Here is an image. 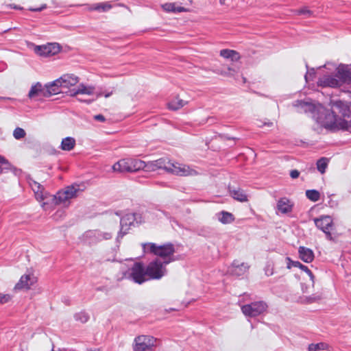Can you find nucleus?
Instances as JSON below:
<instances>
[{"label":"nucleus","mask_w":351,"mask_h":351,"mask_svg":"<svg viewBox=\"0 0 351 351\" xmlns=\"http://www.w3.org/2000/svg\"><path fill=\"white\" fill-rule=\"evenodd\" d=\"M145 253L152 254L162 259L165 265H168L174 261L173 258L175 253V247L171 243L163 245H157L154 243H147L142 245Z\"/></svg>","instance_id":"f257e3e1"},{"label":"nucleus","mask_w":351,"mask_h":351,"mask_svg":"<svg viewBox=\"0 0 351 351\" xmlns=\"http://www.w3.org/2000/svg\"><path fill=\"white\" fill-rule=\"evenodd\" d=\"M344 121V118L339 117L329 110H324L317 119L322 127L330 131L343 130Z\"/></svg>","instance_id":"f03ea898"},{"label":"nucleus","mask_w":351,"mask_h":351,"mask_svg":"<svg viewBox=\"0 0 351 351\" xmlns=\"http://www.w3.org/2000/svg\"><path fill=\"white\" fill-rule=\"evenodd\" d=\"M146 164L143 160L135 158H124L119 160L113 165L112 169L114 171L133 172L144 169Z\"/></svg>","instance_id":"7ed1b4c3"},{"label":"nucleus","mask_w":351,"mask_h":351,"mask_svg":"<svg viewBox=\"0 0 351 351\" xmlns=\"http://www.w3.org/2000/svg\"><path fill=\"white\" fill-rule=\"evenodd\" d=\"M143 221L142 215L140 213H128L120 219V230L118 232L117 240L119 241L126 234L131 226L138 225Z\"/></svg>","instance_id":"20e7f679"},{"label":"nucleus","mask_w":351,"mask_h":351,"mask_svg":"<svg viewBox=\"0 0 351 351\" xmlns=\"http://www.w3.org/2000/svg\"><path fill=\"white\" fill-rule=\"evenodd\" d=\"M82 191L78 184H72L64 188L63 190L59 191L53 197V199L56 204H63L68 206L69 199L76 197Z\"/></svg>","instance_id":"39448f33"},{"label":"nucleus","mask_w":351,"mask_h":351,"mask_svg":"<svg viewBox=\"0 0 351 351\" xmlns=\"http://www.w3.org/2000/svg\"><path fill=\"white\" fill-rule=\"evenodd\" d=\"M166 265L158 258L150 262L146 267L148 278L159 280L162 278L167 274Z\"/></svg>","instance_id":"423d86ee"},{"label":"nucleus","mask_w":351,"mask_h":351,"mask_svg":"<svg viewBox=\"0 0 351 351\" xmlns=\"http://www.w3.org/2000/svg\"><path fill=\"white\" fill-rule=\"evenodd\" d=\"M156 346V339L152 336L141 335L134 339V351H152Z\"/></svg>","instance_id":"0eeeda50"},{"label":"nucleus","mask_w":351,"mask_h":351,"mask_svg":"<svg viewBox=\"0 0 351 351\" xmlns=\"http://www.w3.org/2000/svg\"><path fill=\"white\" fill-rule=\"evenodd\" d=\"M267 308V305L263 301L252 302L241 306L242 313L248 317H254L263 313Z\"/></svg>","instance_id":"6e6552de"},{"label":"nucleus","mask_w":351,"mask_h":351,"mask_svg":"<svg viewBox=\"0 0 351 351\" xmlns=\"http://www.w3.org/2000/svg\"><path fill=\"white\" fill-rule=\"evenodd\" d=\"M317 86L322 88H340V80H338L337 73L335 74L326 72L323 73L317 82Z\"/></svg>","instance_id":"1a4fd4ad"},{"label":"nucleus","mask_w":351,"mask_h":351,"mask_svg":"<svg viewBox=\"0 0 351 351\" xmlns=\"http://www.w3.org/2000/svg\"><path fill=\"white\" fill-rule=\"evenodd\" d=\"M314 221L316 227L325 233L327 239L330 241L332 240V237L330 233V230L333 226L332 217L328 215H323L319 218L315 219Z\"/></svg>","instance_id":"9d476101"},{"label":"nucleus","mask_w":351,"mask_h":351,"mask_svg":"<svg viewBox=\"0 0 351 351\" xmlns=\"http://www.w3.org/2000/svg\"><path fill=\"white\" fill-rule=\"evenodd\" d=\"M147 268L145 269L141 263H136L131 268L130 277L136 283L142 284L149 278L147 277Z\"/></svg>","instance_id":"9b49d317"},{"label":"nucleus","mask_w":351,"mask_h":351,"mask_svg":"<svg viewBox=\"0 0 351 351\" xmlns=\"http://www.w3.org/2000/svg\"><path fill=\"white\" fill-rule=\"evenodd\" d=\"M335 67V71L338 76V80H340V86H342L343 84H351V69L350 66L344 64H339L337 66L333 65Z\"/></svg>","instance_id":"f8f14e48"},{"label":"nucleus","mask_w":351,"mask_h":351,"mask_svg":"<svg viewBox=\"0 0 351 351\" xmlns=\"http://www.w3.org/2000/svg\"><path fill=\"white\" fill-rule=\"evenodd\" d=\"M61 50L58 43H48L45 45L36 46L35 52L40 56L48 57L57 54Z\"/></svg>","instance_id":"ddd939ff"},{"label":"nucleus","mask_w":351,"mask_h":351,"mask_svg":"<svg viewBox=\"0 0 351 351\" xmlns=\"http://www.w3.org/2000/svg\"><path fill=\"white\" fill-rule=\"evenodd\" d=\"M169 173L180 176H188L197 175V171L186 165L178 162H171V167H169Z\"/></svg>","instance_id":"4468645a"},{"label":"nucleus","mask_w":351,"mask_h":351,"mask_svg":"<svg viewBox=\"0 0 351 351\" xmlns=\"http://www.w3.org/2000/svg\"><path fill=\"white\" fill-rule=\"evenodd\" d=\"M37 282V278L34 274H25L22 276L19 281L15 285V289H29Z\"/></svg>","instance_id":"2eb2a0df"},{"label":"nucleus","mask_w":351,"mask_h":351,"mask_svg":"<svg viewBox=\"0 0 351 351\" xmlns=\"http://www.w3.org/2000/svg\"><path fill=\"white\" fill-rule=\"evenodd\" d=\"M250 266L245 263H239L238 261H234L228 267V271L233 276H241L244 275L249 269Z\"/></svg>","instance_id":"dca6fc26"},{"label":"nucleus","mask_w":351,"mask_h":351,"mask_svg":"<svg viewBox=\"0 0 351 351\" xmlns=\"http://www.w3.org/2000/svg\"><path fill=\"white\" fill-rule=\"evenodd\" d=\"M171 162L167 158H160L158 160L148 162L146 164L145 167L152 171L162 169L169 172V167H171Z\"/></svg>","instance_id":"f3484780"},{"label":"nucleus","mask_w":351,"mask_h":351,"mask_svg":"<svg viewBox=\"0 0 351 351\" xmlns=\"http://www.w3.org/2000/svg\"><path fill=\"white\" fill-rule=\"evenodd\" d=\"M29 184L34 192L37 200L42 201L46 198L47 193L44 192V188L40 184L30 179Z\"/></svg>","instance_id":"a211bd4d"},{"label":"nucleus","mask_w":351,"mask_h":351,"mask_svg":"<svg viewBox=\"0 0 351 351\" xmlns=\"http://www.w3.org/2000/svg\"><path fill=\"white\" fill-rule=\"evenodd\" d=\"M60 80H56L53 82L45 85V95L47 97L63 92L62 87L60 86Z\"/></svg>","instance_id":"6ab92c4d"},{"label":"nucleus","mask_w":351,"mask_h":351,"mask_svg":"<svg viewBox=\"0 0 351 351\" xmlns=\"http://www.w3.org/2000/svg\"><path fill=\"white\" fill-rule=\"evenodd\" d=\"M58 80L61 81L60 82V86H62V88H68L70 86H75L79 82L78 77L75 76L73 74L64 75Z\"/></svg>","instance_id":"aec40b11"},{"label":"nucleus","mask_w":351,"mask_h":351,"mask_svg":"<svg viewBox=\"0 0 351 351\" xmlns=\"http://www.w3.org/2000/svg\"><path fill=\"white\" fill-rule=\"evenodd\" d=\"M95 88L90 86H85L80 84L77 88L70 90L71 96H76L77 95H93L94 94Z\"/></svg>","instance_id":"412c9836"},{"label":"nucleus","mask_w":351,"mask_h":351,"mask_svg":"<svg viewBox=\"0 0 351 351\" xmlns=\"http://www.w3.org/2000/svg\"><path fill=\"white\" fill-rule=\"evenodd\" d=\"M28 97L31 99L36 97H47L45 95V86H43L40 82L32 85L29 91Z\"/></svg>","instance_id":"4be33fe9"},{"label":"nucleus","mask_w":351,"mask_h":351,"mask_svg":"<svg viewBox=\"0 0 351 351\" xmlns=\"http://www.w3.org/2000/svg\"><path fill=\"white\" fill-rule=\"evenodd\" d=\"M293 106L298 108L300 112H313L315 110V106L311 102L302 100H297L293 102Z\"/></svg>","instance_id":"5701e85b"},{"label":"nucleus","mask_w":351,"mask_h":351,"mask_svg":"<svg viewBox=\"0 0 351 351\" xmlns=\"http://www.w3.org/2000/svg\"><path fill=\"white\" fill-rule=\"evenodd\" d=\"M298 253L301 260L305 263H311L314 259V253L313 250L308 247H300Z\"/></svg>","instance_id":"b1692460"},{"label":"nucleus","mask_w":351,"mask_h":351,"mask_svg":"<svg viewBox=\"0 0 351 351\" xmlns=\"http://www.w3.org/2000/svg\"><path fill=\"white\" fill-rule=\"evenodd\" d=\"M88 236L94 237L97 241H101L104 240L110 239L112 237V234L109 232H104L101 230H92L88 232Z\"/></svg>","instance_id":"393cba45"},{"label":"nucleus","mask_w":351,"mask_h":351,"mask_svg":"<svg viewBox=\"0 0 351 351\" xmlns=\"http://www.w3.org/2000/svg\"><path fill=\"white\" fill-rule=\"evenodd\" d=\"M230 193L232 197L241 202H245L248 200L247 194L240 188L230 189Z\"/></svg>","instance_id":"a878e982"},{"label":"nucleus","mask_w":351,"mask_h":351,"mask_svg":"<svg viewBox=\"0 0 351 351\" xmlns=\"http://www.w3.org/2000/svg\"><path fill=\"white\" fill-rule=\"evenodd\" d=\"M277 208L282 213H287L291 210L292 204L288 199L284 197L278 200Z\"/></svg>","instance_id":"bb28decb"},{"label":"nucleus","mask_w":351,"mask_h":351,"mask_svg":"<svg viewBox=\"0 0 351 351\" xmlns=\"http://www.w3.org/2000/svg\"><path fill=\"white\" fill-rule=\"evenodd\" d=\"M216 217L219 221L223 224L230 223L234 220L233 215L226 211H221L217 213Z\"/></svg>","instance_id":"cd10ccee"},{"label":"nucleus","mask_w":351,"mask_h":351,"mask_svg":"<svg viewBox=\"0 0 351 351\" xmlns=\"http://www.w3.org/2000/svg\"><path fill=\"white\" fill-rule=\"evenodd\" d=\"M162 9L167 12H186L187 10L184 7L177 5L176 3H166L162 5Z\"/></svg>","instance_id":"c85d7f7f"},{"label":"nucleus","mask_w":351,"mask_h":351,"mask_svg":"<svg viewBox=\"0 0 351 351\" xmlns=\"http://www.w3.org/2000/svg\"><path fill=\"white\" fill-rule=\"evenodd\" d=\"M220 56L226 59H231L232 61H238L240 59L239 53L231 49L221 50Z\"/></svg>","instance_id":"c756f323"},{"label":"nucleus","mask_w":351,"mask_h":351,"mask_svg":"<svg viewBox=\"0 0 351 351\" xmlns=\"http://www.w3.org/2000/svg\"><path fill=\"white\" fill-rule=\"evenodd\" d=\"M75 145V139L73 137H66L62 140L60 148L64 151H71Z\"/></svg>","instance_id":"7c9ffc66"},{"label":"nucleus","mask_w":351,"mask_h":351,"mask_svg":"<svg viewBox=\"0 0 351 351\" xmlns=\"http://www.w3.org/2000/svg\"><path fill=\"white\" fill-rule=\"evenodd\" d=\"M112 8L111 5L108 3H99L90 5L88 8L89 10H97L99 12H106Z\"/></svg>","instance_id":"2f4dec72"},{"label":"nucleus","mask_w":351,"mask_h":351,"mask_svg":"<svg viewBox=\"0 0 351 351\" xmlns=\"http://www.w3.org/2000/svg\"><path fill=\"white\" fill-rule=\"evenodd\" d=\"M184 105L185 101L184 100L179 98H175L169 102L168 107L171 110H176L181 108Z\"/></svg>","instance_id":"473e14b6"},{"label":"nucleus","mask_w":351,"mask_h":351,"mask_svg":"<svg viewBox=\"0 0 351 351\" xmlns=\"http://www.w3.org/2000/svg\"><path fill=\"white\" fill-rule=\"evenodd\" d=\"M329 160L326 158H321L317 161V169L322 173H324L328 165Z\"/></svg>","instance_id":"72a5a7b5"},{"label":"nucleus","mask_w":351,"mask_h":351,"mask_svg":"<svg viewBox=\"0 0 351 351\" xmlns=\"http://www.w3.org/2000/svg\"><path fill=\"white\" fill-rule=\"evenodd\" d=\"M12 168L13 167L9 161L3 156L0 155V173H3L4 171L12 170Z\"/></svg>","instance_id":"f704fd0d"},{"label":"nucleus","mask_w":351,"mask_h":351,"mask_svg":"<svg viewBox=\"0 0 351 351\" xmlns=\"http://www.w3.org/2000/svg\"><path fill=\"white\" fill-rule=\"evenodd\" d=\"M306 197L312 202H317L320 198V194L319 191L315 189L307 190L306 191Z\"/></svg>","instance_id":"c9c22d12"},{"label":"nucleus","mask_w":351,"mask_h":351,"mask_svg":"<svg viewBox=\"0 0 351 351\" xmlns=\"http://www.w3.org/2000/svg\"><path fill=\"white\" fill-rule=\"evenodd\" d=\"M322 295L319 293H315L310 296L306 297L304 302L306 303L311 304L319 301L322 299Z\"/></svg>","instance_id":"e433bc0d"},{"label":"nucleus","mask_w":351,"mask_h":351,"mask_svg":"<svg viewBox=\"0 0 351 351\" xmlns=\"http://www.w3.org/2000/svg\"><path fill=\"white\" fill-rule=\"evenodd\" d=\"M75 319L82 323H86L89 319V315L85 311H82L75 315Z\"/></svg>","instance_id":"4c0bfd02"},{"label":"nucleus","mask_w":351,"mask_h":351,"mask_svg":"<svg viewBox=\"0 0 351 351\" xmlns=\"http://www.w3.org/2000/svg\"><path fill=\"white\" fill-rule=\"evenodd\" d=\"M327 345L324 343H312L308 346V351H320L326 348Z\"/></svg>","instance_id":"58836bf2"},{"label":"nucleus","mask_w":351,"mask_h":351,"mask_svg":"<svg viewBox=\"0 0 351 351\" xmlns=\"http://www.w3.org/2000/svg\"><path fill=\"white\" fill-rule=\"evenodd\" d=\"M216 73L223 76L234 77V74L237 73V71L232 68L228 67L227 71L217 70L216 71Z\"/></svg>","instance_id":"ea45409f"},{"label":"nucleus","mask_w":351,"mask_h":351,"mask_svg":"<svg viewBox=\"0 0 351 351\" xmlns=\"http://www.w3.org/2000/svg\"><path fill=\"white\" fill-rule=\"evenodd\" d=\"M25 130L21 128H16L13 132V136L17 140L23 138L25 137Z\"/></svg>","instance_id":"a19ab883"},{"label":"nucleus","mask_w":351,"mask_h":351,"mask_svg":"<svg viewBox=\"0 0 351 351\" xmlns=\"http://www.w3.org/2000/svg\"><path fill=\"white\" fill-rule=\"evenodd\" d=\"M112 91H111V92H108V93H104V96L106 98H108V97H109L110 96H111V95H112ZM102 95H103V93L100 92V93H97L96 94V97H95V99L86 100V99H82V98H78L77 99H78L79 101H84V102H86V103L90 104V103L93 102V101H95L96 99H97L98 97H101V96H102Z\"/></svg>","instance_id":"79ce46f5"},{"label":"nucleus","mask_w":351,"mask_h":351,"mask_svg":"<svg viewBox=\"0 0 351 351\" xmlns=\"http://www.w3.org/2000/svg\"><path fill=\"white\" fill-rule=\"evenodd\" d=\"M295 267H299L300 269V270L305 271L309 276V278H310L311 280L313 282V283L314 282V278H315L314 275L313 274L311 271L306 266H305L301 263V265L296 266Z\"/></svg>","instance_id":"37998d69"},{"label":"nucleus","mask_w":351,"mask_h":351,"mask_svg":"<svg viewBox=\"0 0 351 351\" xmlns=\"http://www.w3.org/2000/svg\"><path fill=\"white\" fill-rule=\"evenodd\" d=\"M286 261L287 268L289 269H291L292 267H295L296 266L301 265V263H300L299 261H293L289 257L286 258Z\"/></svg>","instance_id":"c03bdc74"},{"label":"nucleus","mask_w":351,"mask_h":351,"mask_svg":"<svg viewBox=\"0 0 351 351\" xmlns=\"http://www.w3.org/2000/svg\"><path fill=\"white\" fill-rule=\"evenodd\" d=\"M315 69L312 68L306 72L304 77H305L306 81H308L310 80H313V78L315 77Z\"/></svg>","instance_id":"a18cd8bd"},{"label":"nucleus","mask_w":351,"mask_h":351,"mask_svg":"<svg viewBox=\"0 0 351 351\" xmlns=\"http://www.w3.org/2000/svg\"><path fill=\"white\" fill-rule=\"evenodd\" d=\"M11 299V297L8 294L0 293V304L8 302Z\"/></svg>","instance_id":"49530a36"},{"label":"nucleus","mask_w":351,"mask_h":351,"mask_svg":"<svg viewBox=\"0 0 351 351\" xmlns=\"http://www.w3.org/2000/svg\"><path fill=\"white\" fill-rule=\"evenodd\" d=\"M295 12L297 14H308V15L311 14V11L310 10L307 9L306 8H304L300 10H296Z\"/></svg>","instance_id":"de8ad7c7"},{"label":"nucleus","mask_w":351,"mask_h":351,"mask_svg":"<svg viewBox=\"0 0 351 351\" xmlns=\"http://www.w3.org/2000/svg\"><path fill=\"white\" fill-rule=\"evenodd\" d=\"M299 176H300V172L296 169L291 170L290 172V176L293 179L298 178L299 177Z\"/></svg>","instance_id":"09e8293b"},{"label":"nucleus","mask_w":351,"mask_h":351,"mask_svg":"<svg viewBox=\"0 0 351 351\" xmlns=\"http://www.w3.org/2000/svg\"><path fill=\"white\" fill-rule=\"evenodd\" d=\"M47 8L46 4L42 5L40 8H29V10L32 12H40Z\"/></svg>","instance_id":"8fccbe9b"},{"label":"nucleus","mask_w":351,"mask_h":351,"mask_svg":"<svg viewBox=\"0 0 351 351\" xmlns=\"http://www.w3.org/2000/svg\"><path fill=\"white\" fill-rule=\"evenodd\" d=\"M94 119L100 122L105 121L106 119L102 114H97L94 116Z\"/></svg>","instance_id":"3c124183"},{"label":"nucleus","mask_w":351,"mask_h":351,"mask_svg":"<svg viewBox=\"0 0 351 351\" xmlns=\"http://www.w3.org/2000/svg\"><path fill=\"white\" fill-rule=\"evenodd\" d=\"M156 215L157 217L161 218L162 215H166V213L162 210H157Z\"/></svg>","instance_id":"603ef678"},{"label":"nucleus","mask_w":351,"mask_h":351,"mask_svg":"<svg viewBox=\"0 0 351 351\" xmlns=\"http://www.w3.org/2000/svg\"><path fill=\"white\" fill-rule=\"evenodd\" d=\"M265 274L268 276L272 275L273 274L272 269L267 268L265 269Z\"/></svg>","instance_id":"864d4df0"},{"label":"nucleus","mask_w":351,"mask_h":351,"mask_svg":"<svg viewBox=\"0 0 351 351\" xmlns=\"http://www.w3.org/2000/svg\"><path fill=\"white\" fill-rule=\"evenodd\" d=\"M263 125H267V126H269V127H271V126H272V125H273V123H272V122H269V121H268V122H265Z\"/></svg>","instance_id":"5fc2aeb1"},{"label":"nucleus","mask_w":351,"mask_h":351,"mask_svg":"<svg viewBox=\"0 0 351 351\" xmlns=\"http://www.w3.org/2000/svg\"><path fill=\"white\" fill-rule=\"evenodd\" d=\"M342 104H343V103H342L341 101H337V102L335 103V106H336L337 107H339V108H340V107L341 106V105H342Z\"/></svg>","instance_id":"6e6d98bb"},{"label":"nucleus","mask_w":351,"mask_h":351,"mask_svg":"<svg viewBox=\"0 0 351 351\" xmlns=\"http://www.w3.org/2000/svg\"><path fill=\"white\" fill-rule=\"evenodd\" d=\"M329 65H330V64H329V63H327V64H325L323 66V67L326 68L327 69H329V70H330V69L329 67H328V66H329Z\"/></svg>","instance_id":"4d7b16f0"},{"label":"nucleus","mask_w":351,"mask_h":351,"mask_svg":"<svg viewBox=\"0 0 351 351\" xmlns=\"http://www.w3.org/2000/svg\"><path fill=\"white\" fill-rule=\"evenodd\" d=\"M226 0H219L220 5H224Z\"/></svg>","instance_id":"13d9d810"},{"label":"nucleus","mask_w":351,"mask_h":351,"mask_svg":"<svg viewBox=\"0 0 351 351\" xmlns=\"http://www.w3.org/2000/svg\"><path fill=\"white\" fill-rule=\"evenodd\" d=\"M92 351H101V350H99V349H95V350H92Z\"/></svg>","instance_id":"bf43d9fd"},{"label":"nucleus","mask_w":351,"mask_h":351,"mask_svg":"<svg viewBox=\"0 0 351 351\" xmlns=\"http://www.w3.org/2000/svg\"><path fill=\"white\" fill-rule=\"evenodd\" d=\"M45 205V203H43V204L42 205L43 207H44Z\"/></svg>","instance_id":"052dcab7"},{"label":"nucleus","mask_w":351,"mask_h":351,"mask_svg":"<svg viewBox=\"0 0 351 351\" xmlns=\"http://www.w3.org/2000/svg\"><path fill=\"white\" fill-rule=\"evenodd\" d=\"M3 98L2 97H0V99H2Z\"/></svg>","instance_id":"680f3d73"}]
</instances>
